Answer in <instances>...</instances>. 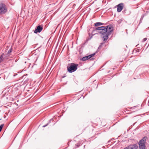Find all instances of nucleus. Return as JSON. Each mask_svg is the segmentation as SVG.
Here are the masks:
<instances>
[{
  "instance_id": "ddd939ff",
  "label": "nucleus",
  "mask_w": 149,
  "mask_h": 149,
  "mask_svg": "<svg viewBox=\"0 0 149 149\" xmlns=\"http://www.w3.org/2000/svg\"><path fill=\"white\" fill-rule=\"evenodd\" d=\"M4 126L3 124H2L0 126V132L1 131L3 126Z\"/></svg>"
},
{
  "instance_id": "6e6552de",
  "label": "nucleus",
  "mask_w": 149,
  "mask_h": 149,
  "mask_svg": "<svg viewBox=\"0 0 149 149\" xmlns=\"http://www.w3.org/2000/svg\"><path fill=\"white\" fill-rule=\"evenodd\" d=\"M42 27L41 26L39 25L37 27V28L35 30L34 32L35 33H36L38 32L40 33L42 31Z\"/></svg>"
},
{
  "instance_id": "1a4fd4ad",
  "label": "nucleus",
  "mask_w": 149,
  "mask_h": 149,
  "mask_svg": "<svg viewBox=\"0 0 149 149\" xmlns=\"http://www.w3.org/2000/svg\"><path fill=\"white\" fill-rule=\"evenodd\" d=\"M104 24L101 22H98L95 23V26H98L100 25H104Z\"/></svg>"
},
{
  "instance_id": "2eb2a0df",
  "label": "nucleus",
  "mask_w": 149,
  "mask_h": 149,
  "mask_svg": "<svg viewBox=\"0 0 149 149\" xmlns=\"http://www.w3.org/2000/svg\"><path fill=\"white\" fill-rule=\"evenodd\" d=\"M12 52V48H10V49L9 50H8V53H11Z\"/></svg>"
},
{
  "instance_id": "412c9836",
  "label": "nucleus",
  "mask_w": 149,
  "mask_h": 149,
  "mask_svg": "<svg viewBox=\"0 0 149 149\" xmlns=\"http://www.w3.org/2000/svg\"><path fill=\"white\" fill-rule=\"evenodd\" d=\"M148 46H147L146 48H148Z\"/></svg>"
},
{
  "instance_id": "f3484780",
  "label": "nucleus",
  "mask_w": 149,
  "mask_h": 149,
  "mask_svg": "<svg viewBox=\"0 0 149 149\" xmlns=\"http://www.w3.org/2000/svg\"><path fill=\"white\" fill-rule=\"evenodd\" d=\"M86 58H87V60H88L90 58H91V57H90V56H86Z\"/></svg>"
},
{
  "instance_id": "f03ea898",
  "label": "nucleus",
  "mask_w": 149,
  "mask_h": 149,
  "mask_svg": "<svg viewBox=\"0 0 149 149\" xmlns=\"http://www.w3.org/2000/svg\"><path fill=\"white\" fill-rule=\"evenodd\" d=\"M78 66V64H76L74 63H71L70 64V67H67V70L70 73L74 72L77 70Z\"/></svg>"
},
{
  "instance_id": "423d86ee",
  "label": "nucleus",
  "mask_w": 149,
  "mask_h": 149,
  "mask_svg": "<svg viewBox=\"0 0 149 149\" xmlns=\"http://www.w3.org/2000/svg\"><path fill=\"white\" fill-rule=\"evenodd\" d=\"M117 11L118 12H120L123 9V3H120L117 6Z\"/></svg>"
},
{
  "instance_id": "7ed1b4c3",
  "label": "nucleus",
  "mask_w": 149,
  "mask_h": 149,
  "mask_svg": "<svg viewBox=\"0 0 149 149\" xmlns=\"http://www.w3.org/2000/svg\"><path fill=\"white\" fill-rule=\"evenodd\" d=\"M7 11V9L6 7L5 4L1 3L0 4V14L5 13Z\"/></svg>"
},
{
  "instance_id": "4468645a",
  "label": "nucleus",
  "mask_w": 149,
  "mask_h": 149,
  "mask_svg": "<svg viewBox=\"0 0 149 149\" xmlns=\"http://www.w3.org/2000/svg\"><path fill=\"white\" fill-rule=\"evenodd\" d=\"M3 58V56L2 55L0 56V63L2 61Z\"/></svg>"
},
{
  "instance_id": "f8f14e48",
  "label": "nucleus",
  "mask_w": 149,
  "mask_h": 149,
  "mask_svg": "<svg viewBox=\"0 0 149 149\" xmlns=\"http://www.w3.org/2000/svg\"><path fill=\"white\" fill-rule=\"evenodd\" d=\"M147 39V38H144L143 40H142L141 42H143L146 41Z\"/></svg>"
},
{
  "instance_id": "f257e3e1",
  "label": "nucleus",
  "mask_w": 149,
  "mask_h": 149,
  "mask_svg": "<svg viewBox=\"0 0 149 149\" xmlns=\"http://www.w3.org/2000/svg\"><path fill=\"white\" fill-rule=\"evenodd\" d=\"M106 26H102L96 28L95 30L93 31V32H96V33H99L101 34V36L103 38L104 41H106L108 38V36L106 32Z\"/></svg>"
},
{
  "instance_id": "aec40b11",
  "label": "nucleus",
  "mask_w": 149,
  "mask_h": 149,
  "mask_svg": "<svg viewBox=\"0 0 149 149\" xmlns=\"http://www.w3.org/2000/svg\"><path fill=\"white\" fill-rule=\"evenodd\" d=\"M138 144L139 146V147H140V141L138 142Z\"/></svg>"
},
{
  "instance_id": "6ab92c4d",
  "label": "nucleus",
  "mask_w": 149,
  "mask_h": 149,
  "mask_svg": "<svg viewBox=\"0 0 149 149\" xmlns=\"http://www.w3.org/2000/svg\"><path fill=\"white\" fill-rule=\"evenodd\" d=\"M48 125V123L47 124H46V125H44L43 126V127H46V126H47V125Z\"/></svg>"
},
{
  "instance_id": "4be33fe9",
  "label": "nucleus",
  "mask_w": 149,
  "mask_h": 149,
  "mask_svg": "<svg viewBox=\"0 0 149 149\" xmlns=\"http://www.w3.org/2000/svg\"><path fill=\"white\" fill-rule=\"evenodd\" d=\"M146 45H145H145H144L145 46H146Z\"/></svg>"
},
{
  "instance_id": "9b49d317",
  "label": "nucleus",
  "mask_w": 149,
  "mask_h": 149,
  "mask_svg": "<svg viewBox=\"0 0 149 149\" xmlns=\"http://www.w3.org/2000/svg\"><path fill=\"white\" fill-rule=\"evenodd\" d=\"M81 60L83 61H85L87 60V58H86V56L82 58L81 59Z\"/></svg>"
},
{
  "instance_id": "9d476101",
  "label": "nucleus",
  "mask_w": 149,
  "mask_h": 149,
  "mask_svg": "<svg viewBox=\"0 0 149 149\" xmlns=\"http://www.w3.org/2000/svg\"><path fill=\"white\" fill-rule=\"evenodd\" d=\"M147 14V13H144L141 16V18L140 19V21H141V20L143 18V17L146 16V15ZM141 22H140V23Z\"/></svg>"
},
{
  "instance_id": "0eeeda50",
  "label": "nucleus",
  "mask_w": 149,
  "mask_h": 149,
  "mask_svg": "<svg viewBox=\"0 0 149 149\" xmlns=\"http://www.w3.org/2000/svg\"><path fill=\"white\" fill-rule=\"evenodd\" d=\"M138 146L136 145H131L128 146L124 149H137Z\"/></svg>"
},
{
  "instance_id": "dca6fc26",
  "label": "nucleus",
  "mask_w": 149,
  "mask_h": 149,
  "mask_svg": "<svg viewBox=\"0 0 149 149\" xmlns=\"http://www.w3.org/2000/svg\"><path fill=\"white\" fill-rule=\"evenodd\" d=\"M95 54H91L89 56H90V57H91H91H93L94 55Z\"/></svg>"
},
{
  "instance_id": "39448f33",
  "label": "nucleus",
  "mask_w": 149,
  "mask_h": 149,
  "mask_svg": "<svg viewBox=\"0 0 149 149\" xmlns=\"http://www.w3.org/2000/svg\"><path fill=\"white\" fill-rule=\"evenodd\" d=\"M106 32L107 36L110 35L112 32L113 31V28L112 26L111 25H109L107 26H106Z\"/></svg>"
},
{
  "instance_id": "a211bd4d",
  "label": "nucleus",
  "mask_w": 149,
  "mask_h": 149,
  "mask_svg": "<svg viewBox=\"0 0 149 149\" xmlns=\"http://www.w3.org/2000/svg\"><path fill=\"white\" fill-rule=\"evenodd\" d=\"M136 52H139V49H137L135 51Z\"/></svg>"
},
{
  "instance_id": "20e7f679",
  "label": "nucleus",
  "mask_w": 149,
  "mask_h": 149,
  "mask_svg": "<svg viewBox=\"0 0 149 149\" xmlns=\"http://www.w3.org/2000/svg\"><path fill=\"white\" fill-rule=\"evenodd\" d=\"M147 138L146 137H144L140 140V149H145V144Z\"/></svg>"
}]
</instances>
